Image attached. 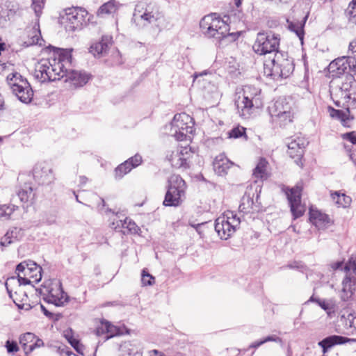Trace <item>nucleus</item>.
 Wrapping results in <instances>:
<instances>
[{
	"label": "nucleus",
	"instance_id": "ea45409f",
	"mask_svg": "<svg viewBox=\"0 0 356 356\" xmlns=\"http://www.w3.org/2000/svg\"><path fill=\"white\" fill-rule=\"evenodd\" d=\"M44 4L45 0H32L31 8L34 10L35 16L38 18L42 15Z\"/></svg>",
	"mask_w": 356,
	"mask_h": 356
},
{
	"label": "nucleus",
	"instance_id": "c756f323",
	"mask_svg": "<svg viewBox=\"0 0 356 356\" xmlns=\"http://www.w3.org/2000/svg\"><path fill=\"white\" fill-rule=\"evenodd\" d=\"M272 122L280 127H285L293 122V111L286 112L285 113H280L270 115Z\"/></svg>",
	"mask_w": 356,
	"mask_h": 356
},
{
	"label": "nucleus",
	"instance_id": "bb28decb",
	"mask_svg": "<svg viewBox=\"0 0 356 356\" xmlns=\"http://www.w3.org/2000/svg\"><path fill=\"white\" fill-rule=\"evenodd\" d=\"M112 37L104 35L99 42L92 44L90 47V52L95 56H102L108 49L111 44Z\"/></svg>",
	"mask_w": 356,
	"mask_h": 356
},
{
	"label": "nucleus",
	"instance_id": "39448f33",
	"mask_svg": "<svg viewBox=\"0 0 356 356\" xmlns=\"http://www.w3.org/2000/svg\"><path fill=\"white\" fill-rule=\"evenodd\" d=\"M64 65L60 62L54 59L41 60L35 66L34 76L41 83L46 81H55L64 78L65 71Z\"/></svg>",
	"mask_w": 356,
	"mask_h": 356
},
{
	"label": "nucleus",
	"instance_id": "5701e85b",
	"mask_svg": "<svg viewBox=\"0 0 356 356\" xmlns=\"http://www.w3.org/2000/svg\"><path fill=\"white\" fill-rule=\"evenodd\" d=\"M234 165L224 154L218 155L213 162V167L215 172L220 176L227 174V170Z\"/></svg>",
	"mask_w": 356,
	"mask_h": 356
},
{
	"label": "nucleus",
	"instance_id": "a211bd4d",
	"mask_svg": "<svg viewBox=\"0 0 356 356\" xmlns=\"http://www.w3.org/2000/svg\"><path fill=\"white\" fill-rule=\"evenodd\" d=\"M190 155V149L185 147L172 151L170 155L167 156V157L173 168H187L189 167L188 160Z\"/></svg>",
	"mask_w": 356,
	"mask_h": 356
},
{
	"label": "nucleus",
	"instance_id": "49530a36",
	"mask_svg": "<svg viewBox=\"0 0 356 356\" xmlns=\"http://www.w3.org/2000/svg\"><path fill=\"white\" fill-rule=\"evenodd\" d=\"M245 134V129L242 127H236L230 130L228 133L229 138H238Z\"/></svg>",
	"mask_w": 356,
	"mask_h": 356
},
{
	"label": "nucleus",
	"instance_id": "aec40b11",
	"mask_svg": "<svg viewBox=\"0 0 356 356\" xmlns=\"http://www.w3.org/2000/svg\"><path fill=\"white\" fill-rule=\"evenodd\" d=\"M65 82H70L75 88L82 87L86 85L90 79V75L86 72L65 69Z\"/></svg>",
	"mask_w": 356,
	"mask_h": 356
},
{
	"label": "nucleus",
	"instance_id": "69168bd1",
	"mask_svg": "<svg viewBox=\"0 0 356 356\" xmlns=\"http://www.w3.org/2000/svg\"><path fill=\"white\" fill-rule=\"evenodd\" d=\"M41 309L46 316L51 317L53 316V314L47 310L43 305H41Z\"/></svg>",
	"mask_w": 356,
	"mask_h": 356
},
{
	"label": "nucleus",
	"instance_id": "774afa93",
	"mask_svg": "<svg viewBox=\"0 0 356 356\" xmlns=\"http://www.w3.org/2000/svg\"><path fill=\"white\" fill-rule=\"evenodd\" d=\"M243 0H234V3L237 8H239L242 3Z\"/></svg>",
	"mask_w": 356,
	"mask_h": 356
},
{
	"label": "nucleus",
	"instance_id": "3c124183",
	"mask_svg": "<svg viewBox=\"0 0 356 356\" xmlns=\"http://www.w3.org/2000/svg\"><path fill=\"white\" fill-rule=\"evenodd\" d=\"M6 347L7 348L8 353H9L17 352L19 350L17 343L13 341H10L8 340L6 342Z\"/></svg>",
	"mask_w": 356,
	"mask_h": 356
},
{
	"label": "nucleus",
	"instance_id": "6ab92c4d",
	"mask_svg": "<svg viewBox=\"0 0 356 356\" xmlns=\"http://www.w3.org/2000/svg\"><path fill=\"white\" fill-rule=\"evenodd\" d=\"M141 162L142 157L138 154L128 159L115 169V178L116 179H122L133 168L138 167L141 163Z\"/></svg>",
	"mask_w": 356,
	"mask_h": 356
},
{
	"label": "nucleus",
	"instance_id": "5fc2aeb1",
	"mask_svg": "<svg viewBox=\"0 0 356 356\" xmlns=\"http://www.w3.org/2000/svg\"><path fill=\"white\" fill-rule=\"evenodd\" d=\"M14 241L11 238V236L9 235V234L7 232L3 237H2L0 244L1 246L6 247L10 243H13Z\"/></svg>",
	"mask_w": 356,
	"mask_h": 356
},
{
	"label": "nucleus",
	"instance_id": "9b49d317",
	"mask_svg": "<svg viewBox=\"0 0 356 356\" xmlns=\"http://www.w3.org/2000/svg\"><path fill=\"white\" fill-rule=\"evenodd\" d=\"M327 69L333 79L343 74H355L356 73V59L350 56L337 58L329 64Z\"/></svg>",
	"mask_w": 356,
	"mask_h": 356
},
{
	"label": "nucleus",
	"instance_id": "393cba45",
	"mask_svg": "<svg viewBox=\"0 0 356 356\" xmlns=\"http://www.w3.org/2000/svg\"><path fill=\"white\" fill-rule=\"evenodd\" d=\"M122 216V215L120 213H116L115 214V218H113L111 227L114 229L127 228L131 233H137L139 228L136 224L128 218H125L122 220L121 218Z\"/></svg>",
	"mask_w": 356,
	"mask_h": 356
},
{
	"label": "nucleus",
	"instance_id": "f03ea898",
	"mask_svg": "<svg viewBox=\"0 0 356 356\" xmlns=\"http://www.w3.org/2000/svg\"><path fill=\"white\" fill-rule=\"evenodd\" d=\"M42 268L35 262L28 260L19 263L16 266L15 272L17 276H12L7 279L5 286L9 297L13 299L15 304L22 309L23 305L18 302V299L14 297L12 290L10 289L9 285L11 282L17 280L19 286L21 285L31 284V283H38L42 279Z\"/></svg>",
	"mask_w": 356,
	"mask_h": 356
},
{
	"label": "nucleus",
	"instance_id": "2eb2a0df",
	"mask_svg": "<svg viewBox=\"0 0 356 356\" xmlns=\"http://www.w3.org/2000/svg\"><path fill=\"white\" fill-rule=\"evenodd\" d=\"M353 81V74H346L344 81L333 79L330 83V92L332 98L344 100L350 99V90Z\"/></svg>",
	"mask_w": 356,
	"mask_h": 356
},
{
	"label": "nucleus",
	"instance_id": "603ef678",
	"mask_svg": "<svg viewBox=\"0 0 356 356\" xmlns=\"http://www.w3.org/2000/svg\"><path fill=\"white\" fill-rule=\"evenodd\" d=\"M44 346V342L42 339L36 338L32 344H30L29 350L30 353L37 348H40Z\"/></svg>",
	"mask_w": 356,
	"mask_h": 356
},
{
	"label": "nucleus",
	"instance_id": "6e6d98bb",
	"mask_svg": "<svg viewBox=\"0 0 356 356\" xmlns=\"http://www.w3.org/2000/svg\"><path fill=\"white\" fill-rule=\"evenodd\" d=\"M309 301H316L318 302V305L325 311L330 310V304L327 302H326L325 300H315L313 297H311L309 299Z\"/></svg>",
	"mask_w": 356,
	"mask_h": 356
},
{
	"label": "nucleus",
	"instance_id": "473e14b6",
	"mask_svg": "<svg viewBox=\"0 0 356 356\" xmlns=\"http://www.w3.org/2000/svg\"><path fill=\"white\" fill-rule=\"evenodd\" d=\"M301 191L302 187L296 186V187L291 188L288 192L286 193L290 207L294 204L297 205V204L300 202Z\"/></svg>",
	"mask_w": 356,
	"mask_h": 356
},
{
	"label": "nucleus",
	"instance_id": "6e6552de",
	"mask_svg": "<svg viewBox=\"0 0 356 356\" xmlns=\"http://www.w3.org/2000/svg\"><path fill=\"white\" fill-rule=\"evenodd\" d=\"M7 81L13 93L23 103H30L33 97V91L28 81L17 72L11 73L7 76Z\"/></svg>",
	"mask_w": 356,
	"mask_h": 356
},
{
	"label": "nucleus",
	"instance_id": "cd10ccee",
	"mask_svg": "<svg viewBox=\"0 0 356 356\" xmlns=\"http://www.w3.org/2000/svg\"><path fill=\"white\" fill-rule=\"evenodd\" d=\"M254 195L246 192L241 198V204L239 205V211L243 213H254L258 211L259 208L255 204L253 200Z\"/></svg>",
	"mask_w": 356,
	"mask_h": 356
},
{
	"label": "nucleus",
	"instance_id": "a18cd8bd",
	"mask_svg": "<svg viewBox=\"0 0 356 356\" xmlns=\"http://www.w3.org/2000/svg\"><path fill=\"white\" fill-rule=\"evenodd\" d=\"M290 208L294 219L302 216L305 211L304 207L301 205L300 202L297 204V205H291Z\"/></svg>",
	"mask_w": 356,
	"mask_h": 356
},
{
	"label": "nucleus",
	"instance_id": "f3484780",
	"mask_svg": "<svg viewBox=\"0 0 356 356\" xmlns=\"http://www.w3.org/2000/svg\"><path fill=\"white\" fill-rule=\"evenodd\" d=\"M33 176L39 184H49L54 180L52 168L46 162L37 163L33 170Z\"/></svg>",
	"mask_w": 356,
	"mask_h": 356
},
{
	"label": "nucleus",
	"instance_id": "4d7b16f0",
	"mask_svg": "<svg viewBox=\"0 0 356 356\" xmlns=\"http://www.w3.org/2000/svg\"><path fill=\"white\" fill-rule=\"evenodd\" d=\"M262 340H263V341H264V343L266 342H269V341H274V342H277V343L282 342L281 338H280L275 335L268 336Z\"/></svg>",
	"mask_w": 356,
	"mask_h": 356
},
{
	"label": "nucleus",
	"instance_id": "9d476101",
	"mask_svg": "<svg viewBox=\"0 0 356 356\" xmlns=\"http://www.w3.org/2000/svg\"><path fill=\"white\" fill-rule=\"evenodd\" d=\"M240 222V218L236 214L227 211L216 220L215 230L221 239L227 240L236 232Z\"/></svg>",
	"mask_w": 356,
	"mask_h": 356
},
{
	"label": "nucleus",
	"instance_id": "13d9d810",
	"mask_svg": "<svg viewBox=\"0 0 356 356\" xmlns=\"http://www.w3.org/2000/svg\"><path fill=\"white\" fill-rule=\"evenodd\" d=\"M286 268L291 269H300L303 267L302 264L298 261H293L291 264H289L286 266Z\"/></svg>",
	"mask_w": 356,
	"mask_h": 356
},
{
	"label": "nucleus",
	"instance_id": "f704fd0d",
	"mask_svg": "<svg viewBox=\"0 0 356 356\" xmlns=\"http://www.w3.org/2000/svg\"><path fill=\"white\" fill-rule=\"evenodd\" d=\"M268 162L264 158H261L253 170V176L255 178L263 179L266 177V166Z\"/></svg>",
	"mask_w": 356,
	"mask_h": 356
},
{
	"label": "nucleus",
	"instance_id": "f257e3e1",
	"mask_svg": "<svg viewBox=\"0 0 356 356\" xmlns=\"http://www.w3.org/2000/svg\"><path fill=\"white\" fill-rule=\"evenodd\" d=\"M280 40L278 35L262 32L257 34L253 45L254 51L259 55L275 52L270 63L264 64L265 73L274 80L287 78L294 70L293 60L285 58L282 53L278 51Z\"/></svg>",
	"mask_w": 356,
	"mask_h": 356
},
{
	"label": "nucleus",
	"instance_id": "4c0bfd02",
	"mask_svg": "<svg viewBox=\"0 0 356 356\" xmlns=\"http://www.w3.org/2000/svg\"><path fill=\"white\" fill-rule=\"evenodd\" d=\"M328 111L332 118L340 120L343 125H346V121L349 120L346 113L341 110L334 109L331 106L328 107Z\"/></svg>",
	"mask_w": 356,
	"mask_h": 356
},
{
	"label": "nucleus",
	"instance_id": "f8f14e48",
	"mask_svg": "<svg viewBox=\"0 0 356 356\" xmlns=\"http://www.w3.org/2000/svg\"><path fill=\"white\" fill-rule=\"evenodd\" d=\"M39 294L43 296V300L47 303L56 307L64 306L69 301V296L63 291L60 282L52 283L50 287L46 289L47 293L42 289H36Z\"/></svg>",
	"mask_w": 356,
	"mask_h": 356
},
{
	"label": "nucleus",
	"instance_id": "4468645a",
	"mask_svg": "<svg viewBox=\"0 0 356 356\" xmlns=\"http://www.w3.org/2000/svg\"><path fill=\"white\" fill-rule=\"evenodd\" d=\"M88 12L82 8H72L67 10L65 15V29L68 31H75L82 29L89 19Z\"/></svg>",
	"mask_w": 356,
	"mask_h": 356
},
{
	"label": "nucleus",
	"instance_id": "423d86ee",
	"mask_svg": "<svg viewBox=\"0 0 356 356\" xmlns=\"http://www.w3.org/2000/svg\"><path fill=\"white\" fill-rule=\"evenodd\" d=\"M186 183L178 175H171L168 180L167 191L163 200L165 207L179 206L185 195Z\"/></svg>",
	"mask_w": 356,
	"mask_h": 356
},
{
	"label": "nucleus",
	"instance_id": "a19ab883",
	"mask_svg": "<svg viewBox=\"0 0 356 356\" xmlns=\"http://www.w3.org/2000/svg\"><path fill=\"white\" fill-rule=\"evenodd\" d=\"M348 20L350 23L356 24V0H353L348 8Z\"/></svg>",
	"mask_w": 356,
	"mask_h": 356
},
{
	"label": "nucleus",
	"instance_id": "052dcab7",
	"mask_svg": "<svg viewBox=\"0 0 356 356\" xmlns=\"http://www.w3.org/2000/svg\"><path fill=\"white\" fill-rule=\"evenodd\" d=\"M70 343L72 345V346L78 352L80 353L79 350V342L78 340L71 338L68 339Z\"/></svg>",
	"mask_w": 356,
	"mask_h": 356
},
{
	"label": "nucleus",
	"instance_id": "7ed1b4c3",
	"mask_svg": "<svg viewBox=\"0 0 356 356\" xmlns=\"http://www.w3.org/2000/svg\"><path fill=\"white\" fill-rule=\"evenodd\" d=\"M202 32L208 38H213L220 43L233 42L238 38V34L229 33V25L214 15L204 16L200 22Z\"/></svg>",
	"mask_w": 356,
	"mask_h": 356
},
{
	"label": "nucleus",
	"instance_id": "58836bf2",
	"mask_svg": "<svg viewBox=\"0 0 356 356\" xmlns=\"http://www.w3.org/2000/svg\"><path fill=\"white\" fill-rule=\"evenodd\" d=\"M107 325L108 329H106V335L104 337L105 340L122 334V332L119 327L111 324L108 321H107Z\"/></svg>",
	"mask_w": 356,
	"mask_h": 356
},
{
	"label": "nucleus",
	"instance_id": "de8ad7c7",
	"mask_svg": "<svg viewBox=\"0 0 356 356\" xmlns=\"http://www.w3.org/2000/svg\"><path fill=\"white\" fill-rule=\"evenodd\" d=\"M141 282L145 286H151L154 283V277L147 273L145 269L142 271Z\"/></svg>",
	"mask_w": 356,
	"mask_h": 356
},
{
	"label": "nucleus",
	"instance_id": "c03bdc74",
	"mask_svg": "<svg viewBox=\"0 0 356 356\" xmlns=\"http://www.w3.org/2000/svg\"><path fill=\"white\" fill-rule=\"evenodd\" d=\"M2 210L5 211V214L3 213L4 220L10 219L13 213L18 208L17 205H15V202H12V204L9 205H1Z\"/></svg>",
	"mask_w": 356,
	"mask_h": 356
},
{
	"label": "nucleus",
	"instance_id": "8fccbe9b",
	"mask_svg": "<svg viewBox=\"0 0 356 356\" xmlns=\"http://www.w3.org/2000/svg\"><path fill=\"white\" fill-rule=\"evenodd\" d=\"M107 321L106 320H102L101 321V323L100 325L97 327L96 329V334L97 336H101V335H103V334H106V329L107 328Z\"/></svg>",
	"mask_w": 356,
	"mask_h": 356
},
{
	"label": "nucleus",
	"instance_id": "412c9836",
	"mask_svg": "<svg viewBox=\"0 0 356 356\" xmlns=\"http://www.w3.org/2000/svg\"><path fill=\"white\" fill-rule=\"evenodd\" d=\"M35 197V193L30 184H24V186L19 190L17 193L11 199L12 202L17 203L19 200L23 204H32Z\"/></svg>",
	"mask_w": 356,
	"mask_h": 356
},
{
	"label": "nucleus",
	"instance_id": "0e129e2a",
	"mask_svg": "<svg viewBox=\"0 0 356 356\" xmlns=\"http://www.w3.org/2000/svg\"><path fill=\"white\" fill-rule=\"evenodd\" d=\"M264 343V341L263 340H260L258 341H255L250 345V348H257L259 347L260 346L263 345Z\"/></svg>",
	"mask_w": 356,
	"mask_h": 356
},
{
	"label": "nucleus",
	"instance_id": "4be33fe9",
	"mask_svg": "<svg viewBox=\"0 0 356 356\" xmlns=\"http://www.w3.org/2000/svg\"><path fill=\"white\" fill-rule=\"evenodd\" d=\"M270 115L285 113L286 112L293 111V104L286 97H280L276 99L273 104L268 107Z\"/></svg>",
	"mask_w": 356,
	"mask_h": 356
},
{
	"label": "nucleus",
	"instance_id": "0eeeda50",
	"mask_svg": "<svg viewBox=\"0 0 356 356\" xmlns=\"http://www.w3.org/2000/svg\"><path fill=\"white\" fill-rule=\"evenodd\" d=\"M194 131L193 119L186 113L175 115L171 123L169 134L177 140L183 141L188 134Z\"/></svg>",
	"mask_w": 356,
	"mask_h": 356
},
{
	"label": "nucleus",
	"instance_id": "e2e57ef3",
	"mask_svg": "<svg viewBox=\"0 0 356 356\" xmlns=\"http://www.w3.org/2000/svg\"><path fill=\"white\" fill-rule=\"evenodd\" d=\"M343 266V262L342 261H337L331 264V267L333 270H337Z\"/></svg>",
	"mask_w": 356,
	"mask_h": 356
},
{
	"label": "nucleus",
	"instance_id": "a878e982",
	"mask_svg": "<svg viewBox=\"0 0 356 356\" xmlns=\"http://www.w3.org/2000/svg\"><path fill=\"white\" fill-rule=\"evenodd\" d=\"M351 342H356V339H350L339 335H331L320 341L318 343V345L319 346H325L328 349H330L335 345H341Z\"/></svg>",
	"mask_w": 356,
	"mask_h": 356
},
{
	"label": "nucleus",
	"instance_id": "b1692460",
	"mask_svg": "<svg viewBox=\"0 0 356 356\" xmlns=\"http://www.w3.org/2000/svg\"><path fill=\"white\" fill-rule=\"evenodd\" d=\"M305 141L304 139L297 138L288 143V154L290 157L300 159L304 154Z\"/></svg>",
	"mask_w": 356,
	"mask_h": 356
},
{
	"label": "nucleus",
	"instance_id": "864d4df0",
	"mask_svg": "<svg viewBox=\"0 0 356 356\" xmlns=\"http://www.w3.org/2000/svg\"><path fill=\"white\" fill-rule=\"evenodd\" d=\"M343 138L350 141L351 143L355 145L356 144V132L351 131L349 133L344 134L343 135Z\"/></svg>",
	"mask_w": 356,
	"mask_h": 356
},
{
	"label": "nucleus",
	"instance_id": "79ce46f5",
	"mask_svg": "<svg viewBox=\"0 0 356 356\" xmlns=\"http://www.w3.org/2000/svg\"><path fill=\"white\" fill-rule=\"evenodd\" d=\"M8 233L11 236L14 242L21 240L24 236V229L19 227H13L12 229L8 231Z\"/></svg>",
	"mask_w": 356,
	"mask_h": 356
},
{
	"label": "nucleus",
	"instance_id": "338daca9",
	"mask_svg": "<svg viewBox=\"0 0 356 356\" xmlns=\"http://www.w3.org/2000/svg\"><path fill=\"white\" fill-rule=\"evenodd\" d=\"M203 224H204V223L194 224V223H192V222H189V225H190L191 227H194V228L196 229V231H197L199 234H200V232H199V229H199V227H200L202 225H203Z\"/></svg>",
	"mask_w": 356,
	"mask_h": 356
},
{
	"label": "nucleus",
	"instance_id": "c85d7f7f",
	"mask_svg": "<svg viewBox=\"0 0 356 356\" xmlns=\"http://www.w3.org/2000/svg\"><path fill=\"white\" fill-rule=\"evenodd\" d=\"M120 4L114 0H111L99 7L97 15L99 17H105L107 15H113L118 10Z\"/></svg>",
	"mask_w": 356,
	"mask_h": 356
},
{
	"label": "nucleus",
	"instance_id": "dca6fc26",
	"mask_svg": "<svg viewBox=\"0 0 356 356\" xmlns=\"http://www.w3.org/2000/svg\"><path fill=\"white\" fill-rule=\"evenodd\" d=\"M336 331L343 334H355L356 312L348 309L341 311L337 323Z\"/></svg>",
	"mask_w": 356,
	"mask_h": 356
},
{
	"label": "nucleus",
	"instance_id": "bf43d9fd",
	"mask_svg": "<svg viewBox=\"0 0 356 356\" xmlns=\"http://www.w3.org/2000/svg\"><path fill=\"white\" fill-rule=\"evenodd\" d=\"M348 49H349V51H350L352 53V54L353 55V57H354L355 58V57H356V39L355 40L352 41L349 44Z\"/></svg>",
	"mask_w": 356,
	"mask_h": 356
},
{
	"label": "nucleus",
	"instance_id": "7c9ffc66",
	"mask_svg": "<svg viewBox=\"0 0 356 356\" xmlns=\"http://www.w3.org/2000/svg\"><path fill=\"white\" fill-rule=\"evenodd\" d=\"M307 19V16L304 17L301 21L289 22L287 20L289 29L296 34L302 43L304 39V26Z\"/></svg>",
	"mask_w": 356,
	"mask_h": 356
},
{
	"label": "nucleus",
	"instance_id": "e433bc0d",
	"mask_svg": "<svg viewBox=\"0 0 356 356\" xmlns=\"http://www.w3.org/2000/svg\"><path fill=\"white\" fill-rule=\"evenodd\" d=\"M56 62H60L64 65V70L67 69L70 66L72 62L71 51L67 49L60 50Z\"/></svg>",
	"mask_w": 356,
	"mask_h": 356
},
{
	"label": "nucleus",
	"instance_id": "680f3d73",
	"mask_svg": "<svg viewBox=\"0 0 356 356\" xmlns=\"http://www.w3.org/2000/svg\"><path fill=\"white\" fill-rule=\"evenodd\" d=\"M149 356H166L163 352L158 350H152L149 352Z\"/></svg>",
	"mask_w": 356,
	"mask_h": 356
},
{
	"label": "nucleus",
	"instance_id": "ddd939ff",
	"mask_svg": "<svg viewBox=\"0 0 356 356\" xmlns=\"http://www.w3.org/2000/svg\"><path fill=\"white\" fill-rule=\"evenodd\" d=\"M161 17L159 7L155 3H149L145 8H135L133 19L139 26L153 24Z\"/></svg>",
	"mask_w": 356,
	"mask_h": 356
},
{
	"label": "nucleus",
	"instance_id": "72a5a7b5",
	"mask_svg": "<svg viewBox=\"0 0 356 356\" xmlns=\"http://www.w3.org/2000/svg\"><path fill=\"white\" fill-rule=\"evenodd\" d=\"M310 220L316 226L329 223L330 218L327 215L318 211L310 210Z\"/></svg>",
	"mask_w": 356,
	"mask_h": 356
},
{
	"label": "nucleus",
	"instance_id": "20e7f679",
	"mask_svg": "<svg viewBox=\"0 0 356 356\" xmlns=\"http://www.w3.org/2000/svg\"><path fill=\"white\" fill-rule=\"evenodd\" d=\"M243 96H238L235 101L237 111L240 116L247 118L254 108H259L263 103L260 98L261 90L252 86H245L243 89Z\"/></svg>",
	"mask_w": 356,
	"mask_h": 356
},
{
	"label": "nucleus",
	"instance_id": "37998d69",
	"mask_svg": "<svg viewBox=\"0 0 356 356\" xmlns=\"http://www.w3.org/2000/svg\"><path fill=\"white\" fill-rule=\"evenodd\" d=\"M40 35V33L39 31L33 30L32 31V34L31 35V38L30 39H29L28 41H25L24 42V45L25 47H29V46H31L33 44H39L40 45H41V43L39 42Z\"/></svg>",
	"mask_w": 356,
	"mask_h": 356
},
{
	"label": "nucleus",
	"instance_id": "c9c22d12",
	"mask_svg": "<svg viewBox=\"0 0 356 356\" xmlns=\"http://www.w3.org/2000/svg\"><path fill=\"white\" fill-rule=\"evenodd\" d=\"M35 339L36 336L32 332H26L19 337V343L22 346L25 354L27 355L30 353L29 348L30 344H32Z\"/></svg>",
	"mask_w": 356,
	"mask_h": 356
},
{
	"label": "nucleus",
	"instance_id": "2f4dec72",
	"mask_svg": "<svg viewBox=\"0 0 356 356\" xmlns=\"http://www.w3.org/2000/svg\"><path fill=\"white\" fill-rule=\"evenodd\" d=\"M331 196L336 204L340 207L347 208L350 205L352 202V199L350 196L337 191L332 193Z\"/></svg>",
	"mask_w": 356,
	"mask_h": 356
},
{
	"label": "nucleus",
	"instance_id": "1a4fd4ad",
	"mask_svg": "<svg viewBox=\"0 0 356 356\" xmlns=\"http://www.w3.org/2000/svg\"><path fill=\"white\" fill-rule=\"evenodd\" d=\"M346 273L342 281L340 298L343 301H348L356 291V277L351 275L352 271L356 275V253L351 255L343 267Z\"/></svg>",
	"mask_w": 356,
	"mask_h": 356
},
{
	"label": "nucleus",
	"instance_id": "09e8293b",
	"mask_svg": "<svg viewBox=\"0 0 356 356\" xmlns=\"http://www.w3.org/2000/svg\"><path fill=\"white\" fill-rule=\"evenodd\" d=\"M123 350L127 352L129 356H142V353L138 351L136 348H134V346L131 343H125L122 346Z\"/></svg>",
	"mask_w": 356,
	"mask_h": 356
}]
</instances>
